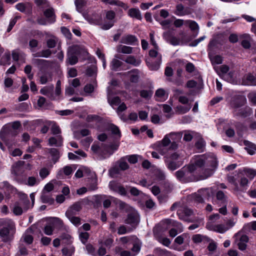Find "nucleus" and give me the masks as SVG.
Returning <instances> with one entry per match:
<instances>
[{"label": "nucleus", "instance_id": "f257e3e1", "mask_svg": "<svg viewBox=\"0 0 256 256\" xmlns=\"http://www.w3.org/2000/svg\"><path fill=\"white\" fill-rule=\"evenodd\" d=\"M217 165L214 154L197 156L186 168H184L176 172L175 175L184 182L204 180L212 176Z\"/></svg>", "mask_w": 256, "mask_h": 256}, {"label": "nucleus", "instance_id": "f03ea898", "mask_svg": "<svg viewBox=\"0 0 256 256\" xmlns=\"http://www.w3.org/2000/svg\"><path fill=\"white\" fill-rule=\"evenodd\" d=\"M0 237L4 242H8L12 240L15 234L14 224L10 220H2L0 221Z\"/></svg>", "mask_w": 256, "mask_h": 256}, {"label": "nucleus", "instance_id": "7ed1b4c3", "mask_svg": "<svg viewBox=\"0 0 256 256\" xmlns=\"http://www.w3.org/2000/svg\"><path fill=\"white\" fill-rule=\"evenodd\" d=\"M159 49H151L149 51V56L150 60H147L146 63L149 68L152 70H158L162 61V56L159 52Z\"/></svg>", "mask_w": 256, "mask_h": 256}, {"label": "nucleus", "instance_id": "20e7f679", "mask_svg": "<svg viewBox=\"0 0 256 256\" xmlns=\"http://www.w3.org/2000/svg\"><path fill=\"white\" fill-rule=\"evenodd\" d=\"M182 138L180 132H172L166 134L162 140V144L164 146H167L170 144V148L175 150L178 148V143Z\"/></svg>", "mask_w": 256, "mask_h": 256}, {"label": "nucleus", "instance_id": "39448f33", "mask_svg": "<svg viewBox=\"0 0 256 256\" xmlns=\"http://www.w3.org/2000/svg\"><path fill=\"white\" fill-rule=\"evenodd\" d=\"M180 35L182 36L180 39L172 36L170 32H167L164 33L163 36L168 42L173 46L182 45L190 40V39L187 38L183 32H180Z\"/></svg>", "mask_w": 256, "mask_h": 256}, {"label": "nucleus", "instance_id": "423d86ee", "mask_svg": "<svg viewBox=\"0 0 256 256\" xmlns=\"http://www.w3.org/2000/svg\"><path fill=\"white\" fill-rule=\"evenodd\" d=\"M91 150L94 153L97 154L101 160L109 157L112 154V152H108L107 148L104 146L102 144L100 146L99 143L96 142L92 144Z\"/></svg>", "mask_w": 256, "mask_h": 256}, {"label": "nucleus", "instance_id": "0eeeda50", "mask_svg": "<svg viewBox=\"0 0 256 256\" xmlns=\"http://www.w3.org/2000/svg\"><path fill=\"white\" fill-rule=\"evenodd\" d=\"M78 46H76L70 47L67 54L66 62L70 65H74L78 62Z\"/></svg>", "mask_w": 256, "mask_h": 256}, {"label": "nucleus", "instance_id": "6e6552de", "mask_svg": "<svg viewBox=\"0 0 256 256\" xmlns=\"http://www.w3.org/2000/svg\"><path fill=\"white\" fill-rule=\"evenodd\" d=\"M82 15L84 18L91 24H100L102 23V16L98 14L94 13L92 15H89L87 14L84 13Z\"/></svg>", "mask_w": 256, "mask_h": 256}, {"label": "nucleus", "instance_id": "1a4fd4ad", "mask_svg": "<svg viewBox=\"0 0 256 256\" xmlns=\"http://www.w3.org/2000/svg\"><path fill=\"white\" fill-rule=\"evenodd\" d=\"M218 71L217 72L222 78L228 82H230L232 80L231 73L227 74L229 70V67L226 65H222L218 68Z\"/></svg>", "mask_w": 256, "mask_h": 256}, {"label": "nucleus", "instance_id": "9d476101", "mask_svg": "<svg viewBox=\"0 0 256 256\" xmlns=\"http://www.w3.org/2000/svg\"><path fill=\"white\" fill-rule=\"evenodd\" d=\"M174 12L176 16H182L190 14L191 12L189 8H185L182 4H180L176 6Z\"/></svg>", "mask_w": 256, "mask_h": 256}, {"label": "nucleus", "instance_id": "9b49d317", "mask_svg": "<svg viewBox=\"0 0 256 256\" xmlns=\"http://www.w3.org/2000/svg\"><path fill=\"white\" fill-rule=\"evenodd\" d=\"M63 142V138L62 135H57L51 136L48 140V144L50 146H60Z\"/></svg>", "mask_w": 256, "mask_h": 256}, {"label": "nucleus", "instance_id": "f8f14e48", "mask_svg": "<svg viewBox=\"0 0 256 256\" xmlns=\"http://www.w3.org/2000/svg\"><path fill=\"white\" fill-rule=\"evenodd\" d=\"M192 214V211L189 208H184L182 210H178V214L180 219L186 221L190 222L188 216Z\"/></svg>", "mask_w": 256, "mask_h": 256}, {"label": "nucleus", "instance_id": "ddd939ff", "mask_svg": "<svg viewBox=\"0 0 256 256\" xmlns=\"http://www.w3.org/2000/svg\"><path fill=\"white\" fill-rule=\"evenodd\" d=\"M206 228L210 230H214L220 233H224L228 229V228H227L224 224L212 225L210 222H208Z\"/></svg>", "mask_w": 256, "mask_h": 256}, {"label": "nucleus", "instance_id": "4468645a", "mask_svg": "<svg viewBox=\"0 0 256 256\" xmlns=\"http://www.w3.org/2000/svg\"><path fill=\"white\" fill-rule=\"evenodd\" d=\"M90 174L92 177H96L94 172H92L90 168L86 167H82L78 169L75 174V176L77 178H82L84 175L89 176Z\"/></svg>", "mask_w": 256, "mask_h": 256}, {"label": "nucleus", "instance_id": "2eb2a0df", "mask_svg": "<svg viewBox=\"0 0 256 256\" xmlns=\"http://www.w3.org/2000/svg\"><path fill=\"white\" fill-rule=\"evenodd\" d=\"M138 42V38L133 35L128 34L123 36L120 40V42L124 44L135 45Z\"/></svg>", "mask_w": 256, "mask_h": 256}, {"label": "nucleus", "instance_id": "dca6fc26", "mask_svg": "<svg viewBox=\"0 0 256 256\" xmlns=\"http://www.w3.org/2000/svg\"><path fill=\"white\" fill-rule=\"evenodd\" d=\"M120 58V56L118 54H116L114 56V58H113L110 62V66L111 69L113 70H120V68L122 66L124 63L118 60Z\"/></svg>", "mask_w": 256, "mask_h": 256}, {"label": "nucleus", "instance_id": "f3484780", "mask_svg": "<svg viewBox=\"0 0 256 256\" xmlns=\"http://www.w3.org/2000/svg\"><path fill=\"white\" fill-rule=\"evenodd\" d=\"M44 14L48 20L49 24H53L56 22V16L52 8H49L44 12Z\"/></svg>", "mask_w": 256, "mask_h": 256}, {"label": "nucleus", "instance_id": "a211bd4d", "mask_svg": "<svg viewBox=\"0 0 256 256\" xmlns=\"http://www.w3.org/2000/svg\"><path fill=\"white\" fill-rule=\"evenodd\" d=\"M185 24H187L192 31L194 32V37H196L198 34L199 26L196 22L192 20H186L185 21Z\"/></svg>", "mask_w": 256, "mask_h": 256}, {"label": "nucleus", "instance_id": "6ab92c4d", "mask_svg": "<svg viewBox=\"0 0 256 256\" xmlns=\"http://www.w3.org/2000/svg\"><path fill=\"white\" fill-rule=\"evenodd\" d=\"M138 222V215L136 212L130 213L128 216L126 222L128 224L136 225Z\"/></svg>", "mask_w": 256, "mask_h": 256}, {"label": "nucleus", "instance_id": "aec40b11", "mask_svg": "<svg viewBox=\"0 0 256 256\" xmlns=\"http://www.w3.org/2000/svg\"><path fill=\"white\" fill-rule=\"evenodd\" d=\"M192 108V104L178 105L174 108V110L176 114H183L187 113Z\"/></svg>", "mask_w": 256, "mask_h": 256}, {"label": "nucleus", "instance_id": "412c9836", "mask_svg": "<svg viewBox=\"0 0 256 256\" xmlns=\"http://www.w3.org/2000/svg\"><path fill=\"white\" fill-rule=\"evenodd\" d=\"M46 124L51 126L50 130L52 134L56 136L61 135V129L54 122L48 121L46 122Z\"/></svg>", "mask_w": 256, "mask_h": 256}, {"label": "nucleus", "instance_id": "4be33fe9", "mask_svg": "<svg viewBox=\"0 0 256 256\" xmlns=\"http://www.w3.org/2000/svg\"><path fill=\"white\" fill-rule=\"evenodd\" d=\"M248 242V236L245 234L242 235L237 244L238 249L242 251L244 250L246 248Z\"/></svg>", "mask_w": 256, "mask_h": 256}, {"label": "nucleus", "instance_id": "5701e85b", "mask_svg": "<svg viewBox=\"0 0 256 256\" xmlns=\"http://www.w3.org/2000/svg\"><path fill=\"white\" fill-rule=\"evenodd\" d=\"M116 52L124 54H130L132 52L133 48L130 46L120 44L116 48Z\"/></svg>", "mask_w": 256, "mask_h": 256}, {"label": "nucleus", "instance_id": "b1692460", "mask_svg": "<svg viewBox=\"0 0 256 256\" xmlns=\"http://www.w3.org/2000/svg\"><path fill=\"white\" fill-rule=\"evenodd\" d=\"M155 96L157 100L164 101L168 98V94L163 88H159L156 91Z\"/></svg>", "mask_w": 256, "mask_h": 256}, {"label": "nucleus", "instance_id": "393cba45", "mask_svg": "<svg viewBox=\"0 0 256 256\" xmlns=\"http://www.w3.org/2000/svg\"><path fill=\"white\" fill-rule=\"evenodd\" d=\"M102 2L105 4L122 7L124 10H127L128 8L126 4L118 0H102Z\"/></svg>", "mask_w": 256, "mask_h": 256}, {"label": "nucleus", "instance_id": "a878e982", "mask_svg": "<svg viewBox=\"0 0 256 256\" xmlns=\"http://www.w3.org/2000/svg\"><path fill=\"white\" fill-rule=\"evenodd\" d=\"M52 80V75L50 72H46L42 73L40 76V82L41 84H44Z\"/></svg>", "mask_w": 256, "mask_h": 256}, {"label": "nucleus", "instance_id": "bb28decb", "mask_svg": "<svg viewBox=\"0 0 256 256\" xmlns=\"http://www.w3.org/2000/svg\"><path fill=\"white\" fill-rule=\"evenodd\" d=\"M244 145L246 146L245 149L248 152L250 155L254 154L256 151V146L247 140H244Z\"/></svg>", "mask_w": 256, "mask_h": 256}, {"label": "nucleus", "instance_id": "cd10ccee", "mask_svg": "<svg viewBox=\"0 0 256 256\" xmlns=\"http://www.w3.org/2000/svg\"><path fill=\"white\" fill-rule=\"evenodd\" d=\"M81 209V204L80 202H76L71 206L66 212H70V214H76Z\"/></svg>", "mask_w": 256, "mask_h": 256}, {"label": "nucleus", "instance_id": "c85d7f7f", "mask_svg": "<svg viewBox=\"0 0 256 256\" xmlns=\"http://www.w3.org/2000/svg\"><path fill=\"white\" fill-rule=\"evenodd\" d=\"M124 62L128 64H132L135 66H139L141 62L140 60L132 56H128L124 60Z\"/></svg>", "mask_w": 256, "mask_h": 256}, {"label": "nucleus", "instance_id": "c756f323", "mask_svg": "<svg viewBox=\"0 0 256 256\" xmlns=\"http://www.w3.org/2000/svg\"><path fill=\"white\" fill-rule=\"evenodd\" d=\"M70 212H66V216L76 226H78L80 224V219L78 217L74 216L75 214H70Z\"/></svg>", "mask_w": 256, "mask_h": 256}, {"label": "nucleus", "instance_id": "7c9ffc66", "mask_svg": "<svg viewBox=\"0 0 256 256\" xmlns=\"http://www.w3.org/2000/svg\"><path fill=\"white\" fill-rule=\"evenodd\" d=\"M128 14L132 18H134L140 20L142 19V16L138 9L134 8H130L128 12Z\"/></svg>", "mask_w": 256, "mask_h": 256}, {"label": "nucleus", "instance_id": "2f4dec72", "mask_svg": "<svg viewBox=\"0 0 256 256\" xmlns=\"http://www.w3.org/2000/svg\"><path fill=\"white\" fill-rule=\"evenodd\" d=\"M212 193V190L210 188H202L198 190V194L202 196L203 198H210Z\"/></svg>", "mask_w": 256, "mask_h": 256}, {"label": "nucleus", "instance_id": "473e14b6", "mask_svg": "<svg viewBox=\"0 0 256 256\" xmlns=\"http://www.w3.org/2000/svg\"><path fill=\"white\" fill-rule=\"evenodd\" d=\"M241 37L244 38L241 42L242 46L245 48H249L250 47V36L248 34H244Z\"/></svg>", "mask_w": 256, "mask_h": 256}, {"label": "nucleus", "instance_id": "72a5a7b5", "mask_svg": "<svg viewBox=\"0 0 256 256\" xmlns=\"http://www.w3.org/2000/svg\"><path fill=\"white\" fill-rule=\"evenodd\" d=\"M41 199L44 203L52 204L54 202V199L50 196V194L45 192H42L41 196Z\"/></svg>", "mask_w": 256, "mask_h": 256}, {"label": "nucleus", "instance_id": "f704fd0d", "mask_svg": "<svg viewBox=\"0 0 256 256\" xmlns=\"http://www.w3.org/2000/svg\"><path fill=\"white\" fill-rule=\"evenodd\" d=\"M164 160L166 163L168 168L171 170H176L180 166V164L175 162L172 160H170L168 158H166Z\"/></svg>", "mask_w": 256, "mask_h": 256}, {"label": "nucleus", "instance_id": "c9c22d12", "mask_svg": "<svg viewBox=\"0 0 256 256\" xmlns=\"http://www.w3.org/2000/svg\"><path fill=\"white\" fill-rule=\"evenodd\" d=\"M60 240L66 244H70L72 242V238L67 232H64L60 235Z\"/></svg>", "mask_w": 256, "mask_h": 256}, {"label": "nucleus", "instance_id": "e433bc0d", "mask_svg": "<svg viewBox=\"0 0 256 256\" xmlns=\"http://www.w3.org/2000/svg\"><path fill=\"white\" fill-rule=\"evenodd\" d=\"M130 80L131 82H137L140 78L139 72L138 70H135L129 72Z\"/></svg>", "mask_w": 256, "mask_h": 256}, {"label": "nucleus", "instance_id": "4c0bfd02", "mask_svg": "<svg viewBox=\"0 0 256 256\" xmlns=\"http://www.w3.org/2000/svg\"><path fill=\"white\" fill-rule=\"evenodd\" d=\"M246 98H236L232 102L231 106L233 108H238L242 106L244 104Z\"/></svg>", "mask_w": 256, "mask_h": 256}, {"label": "nucleus", "instance_id": "58836bf2", "mask_svg": "<svg viewBox=\"0 0 256 256\" xmlns=\"http://www.w3.org/2000/svg\"><path fill=\"white\" fill-rule=\"evenodd\" d=\"M126 160V158L123 157L118 161L117 164L120 170H125L128 168L129 166Z\"/></svg>", "mask_w": 256, "mask_h": 256}, {"label": "nucleus", "instance_id": "ea45409f", "mask_svg": "<svg viewBox=\"0 0 256 256\" xmlns=\"http://www.w3.org/2000/svg\"><path fill=\"white\" fill-rule=\"evenodd\" d=\"M244 83L246 85L256 86V80L253 75L249 74L246 76Z\"/></svg>", "mask_w": 256, "mask_h": 256}, {"label": "nucleus", "instance_id": "a19ab883", "mask_svg": "<svg viewBox=\"0 0 256 256\" xmlns=\"http://www.w3.org/2000/svg\"><path fill=\"white\" fill-rule=\"evenodd\" d=\"M40 180L36 176H31L28 178L26 182V184L28 186H33L35 185L38 184Z\"/></svg>", "mask_w": 256, "mask_h": 256}, {"label": "nucleus", "instance_id": "79ce46f5", "mask_svg": "<svg viewBox=\"0 0 256 256\" xmlns=\"http://www.w3.org/2000/svg\"><path fill=\"white\" fill-rule=\"evenodd\" d=\"M54 90V86H44L40 90V92L44 95L49 96L52 92Z\"/></svg>", "mask_w": 256, "mask_h": 256}, {"label": "nucleus", "instance_id": "37998d69", "mask_svg": "<svg viewBox=\"0 0 256 256\" xmlns=\"http://www.w3.org/2000/svg\"><path fill=\"white\" fill-rule=\"evenodd\" d=\"M52 54V52L49 49L44 50L40 52H37L34 54V57H44L48 58Z\"/></svg>", "mask_w": 256, "mask_h": 256}, {"label": "nucleus", "instance_id": "c03bdc74", "mask_svg": "<svg viewBox=\"0 0 256 256\" xmlns=\"http://www.w3.org/2000/svg\"><path fill=\"white\" fill-rule=\"evenodd\" d=\"M75 249L73 246H70L68 248H64L62 249V253L65 256H72L74 252Z\"/></svg>", "mask_w": 256, "mask_h": 256}, {"label": "nucleus", "instance_id": "a18cd8bd", "mask_svg": "<svg viewBox=\"0 0 256 256\" xmlns=\"http://www.w3.org/2000/svg\"><path fill=\"white\" fill-rule=\"evenodd\" d=\"M93 139L91 136L86 137L81 140L80 143L86 150H88Z\"/></svg>", "mask_w": 256, "mask_h": 256}, {"label": "nucleus", "instance_id": "49530a36", "mask_svg": "<svg viewBox=\"0 0 256 256\" xmlns=\"http://www.w3.org/2000/svg\"><path fill=\"white\" fill-rule=\"evenodd\" d=\"M125 158L126 160H127L129 162L132 164H134L138 162V158H141L142 156L138 154H132L127 156Z\"/></svg>", "mask_w": 256, "mask_h": 256}, {"label": "nucleus", "instance_id": "de8ad7c7", "mask_svg": "<svg viewBox=\"0 0 256 256\" xmlns=\"http://www.w3.org/2000/svg\"><path fill=\"white\" fill-rule=\"evenodd\" d=\"M20 206L21 204L20 202L14 204L12 211L16 215L19 216L22 214L23 210Z\"/></svg>", "mask_w": 256, "mask_h": 256}, {"label": "nucleus", "instance_id": "09e8293b", "mask_svg": "<svg viewBox=\"0 0 256 256\" xmlns=\"http://www.w3.org/2000/svg\"><path fill=\"white\" fill-rule=\"evenodd\" d=\"M116 251L120 256H135L136 254H132L130 251L122 250L120 248H116Z\"/></svg>", "mask_w": 256, "mask_h": 256}, {"label": "nucleus", "instance_id": "8fccbe9b", "mask_svg": "<svg viewBox=\"0 0 256 256\" xmlns=\"http://www.w3.org/2000/svg\"><path fill=\"white\" fill-rule=\"evenodd\" d=\"M50 169L49 168H43L40 170V176L42 179L45 178L48 176L50 172Z\"/></svg>", "mask_w": 256, "mask_h": 256}, {"label": "nucleus", "instance_id": "3c124183", "mask_svg": "<svg viewBox=\"0 0 256 256\" xmlns=\"http://www.w3.org/2000/svg\"><path fill=\"white\" fill-rule=\"evenodd\" d=\"M56 43L57 38L54 36H52L46 40V45L48 48H54Z\"/></svg>", "mask_w": 256, "mask_h": 256}, {"label": "nucleus", "instance_id": "603ef678", "mask_svg": "<svg viewBox=\"0 0 256 256\" xmlns=\"http://www.w3.org/2000/svg\"><path fill=\"white\" fill-rule=\"evenodd\" d=\"M62 172L65 175L69 176L72 174V168H71V166H66L64 167V168L62 170H60L58 172V176H60Z\"/></svg>", "mask_w": 256, "mask_h": 256}, {"label": "nucleus", "instance_id": "864d4df0", "mask_svg": "<svg viewBox=\"0 0 256 256\" xmlns=\"http://www.w3.org/2000/svg\"><path fill=\"white\" fill-rule=\"evenodd\" d=\"M234 114L237 116H247L250 113V108H248V111L244 112V110L241 108L238 110H236L234 111Z\"/></svg>", "mask_w": 256, "mask_h": 256}, {"label": "nucleus", "instance_id": "5fc2aeb1", "mask_svg": "<svg viewBox=\"0 0 256 256\" xmlns=\"http://www.w3.org/2000/svg\"><path fill=\"white\" fill-rule=\"evenodd\" d=\"M210 60L212 64H219L222 62V57L219 55L215 56L211 58Z\"/></svg>", "mask_w": 256, "mask_h": 256}, {"label": "nucleus", "instance_id": "6e6d98bb", "mask_svg": "<svg viewBox=\"0 0 256 256\" xmlns=\"http://www.w3.org/2000/svg\"><path fill=\"white\" fill-rule=\"evenodd\" d=\"M165 222L168 224H172V226H173L179 228L180 229V232H182V230L180 229V228L182 227V224L179 222L170 219L166 220Z\"/></svg>", "mask_w": 256, "mask_h": 256}, {"label": "nucleus", "instance_id": "4d7b16f0", "mask_svg": "<svg viewBox=\"0 0 256 256\" xmlns=\"http://www.w3.org/2000/svg\"><path fill=\"white\" fill-rule=\"evenodd\" d=\"M8 126H4L0 132V137L4 141L8 134Z\"/></svg>", "mask_w": 256, "mask_h": 256}, {"label": "nucleus", "instance_id": "13d9d810", "mask_svg": "<svg viewBox=\"0 0 256 256\" xmlns=\"http://www.w3.org/2000/svg\"><path fill=\"white\" fill-rule=\"evenodd\" d=\"M142 243L137 241L133 244V246L132 248V250L133 252H136V255L139 252L141 248Z\"/></svg>", "mask_w": 256, "mask_h": 256}, {"label": "nucleus", "instance_id": "bf43d9fd", "mask_svg": "<svg viewBox=\"0 0 256 256\" xmlns=\"http://www.w3.org/2000/svg\"><path fill=\"white\" fill-rule=\"evenodd\" d=\"M74 4L77 10L82 12L83 10L82 7L84 4V2L82 0H75Z\"/></svg>", "mask_w": 256, "mask_h": 256}, {"label": "nucleus", "instance_id": "052dcab7", "mask_svg": "<svg viewBox=\"0 0 256 256\" xmlns=\"http://www.w3.org/2000/svg\"><path fill=\"white\" fill-rule=\"evenodd\" d=\"M54 231V228L51 224L46 225L44 228V234L48 236H51L52 234Z\"/></svg>", "mask_w": 256, "mask_h": 256}, {"label": "nucleus", "instance_id": "680f3d73", "mask_svg": "<svg viewBox=\"0 0 256 256\" xmlns=\"http://www.w3.org/2000/svg\"><path fill=\"white\" fill-rule=\"evenodd\" d=\"M246 176L250 179H252L256 174V172L254 170L250 168H246L244 170Z\"/></svg>", "mask_w": 256, "mask_h": 256}, {"label": "nucleus", "instance_id": "e2e57ef3", "mask_svg": "<svg viewBox=\"0 0 256 256\" xmlns=\"http://www.w3.org/2000/svg\"><path fill=\"white\" fill-rule=\"evenodd\" d=\"M24 242L28 244H30L33 242V237L32 235L28 234V231L22 236Z\"/></svg>", "mask_w": 256, "mask_h": 256}, {"label": "nucleus", "instance_id": "0e129e2a", "mask_svg": "<svg viewBox=\"0 0 256 256\" xmlns=\"http://www.w3.org/2000/svg\"><path fill=\"white\" fill-rule=\"evenodd\" d=\"M89 234L87 232H81L80 234V238L82 243L85 244L89 238Z\"/></svg>", "mask_w": 256, "mask_h": 256}, {"label": "nucleus", "instance_id": "69168bd1", "mask_svg": "<svg viewBox=\"0 0 256 256\" xmlns=\"http://www.w3.org/2000/svg\"><path fill=\"white\" fill-rule=\"evenodd\" d=\"M158 254L162 256H176L174 254H173L167 250L166 249H158Z\"/></svg>", "mask_w": 256, "mask_h": 256}, {"label": "nucleus", "instance_id": "338daca9", "mask_svg": "<svg viewBox=\"0 0 256 256\" xmlns=\"http://www.w3.org/2000/svg\"><path fill=\"white\" fill-rule=\"evenodd\" d=\"M96 86V84L95 85H93L92 84H87L84 87V91L86 93L90 94L94 92V88Z\"/></svg>", "mask_w": 256, "mask_h": 256}, {"label": "nucleus", "instance_id": "774afa93", "mask_svg": "<svg viewBox=\"0 0 256 256\" xmlns=\"http://www.w3.org/2000/svg\"><path fill=\"white\" fill-rule=\"evenodd\" d=\"M216 197L217 200L222 202H224L226 199V196L222 190H219L216 192Z\"/></svg>", "mask_w": 256, "mask_h": 256}]
</instances>
